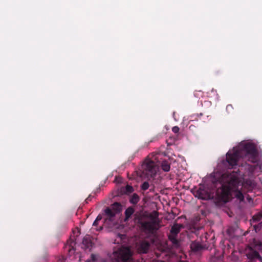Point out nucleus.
Listing matches in <instances>:
<instances>
[{
	"label": "nucleus",
	"mask_w": 262,
	"mask_h": 262,
	"mask_svg": "<svg viewBox=\"0 0 262 262\" xmlns=\"http://www.w3.org/2000/svg\"><path fill=\"white\" fill-rule=\"evenodd\" d=\"M134 191V188L132 186L127 185L125 187V192L127 193H132Z\"/></svg>",
	"instance_id": "21"
},
{
	"label": "nucleus",
	"mask_w": 262,
	"mask_h": 262,
	"mask_svg": "<svg viewBox=\"0 0 262 262\" xmlns=\"http://www.w3.org/2000/svg\"><path fill=\"white\" fill-rule=\"evenodd\" d=\"M162 170L164 171H169L170 168V164L168 161L166 160L163 161L161 165Z\"/></svg>",
	"instance_id": "16"
},
{
	"label": "nucleus",
	"mask_w": 262,
	"mask_h": 262,
	"mask_svg": "<svg viewBox=\"0 0 262 262\" xmlns=\"http://www.w3.org/2000/svg\"><path fill=\"white\" fill-rule=\"evenodd\" d=\"M114 258L117 261L122 262H134L133 252L129 247H121L113 252Z\"/></svg>",
	"instance_id": "5"
},
{
	"label": "nucleus",
	"mask_w": 262,
	"mask_h": 262,
	"mask_svg": "<svg viewBox=\"0 0 262 262\" xmlns=\"http://www.w3.org/2000/svg\"><path fill=\"white\" fill-rule=\"evenodd\" d=\"M149 183L148 182H144L141 185V188L142 190L145 191L149 188Z\"/></svg>",
	"instance_id": "20"
},
{
	"label": "nucleus",
	"mask_w": 262,
	"mask_h": 262,
	"mask_svg": "<svg viewBox=\"0 0 262 262\" xmlns=\"http://www.w3.org/2000/svg\"><path fill=\"white\" fill-rule=\"evenodd\" d=\"M238 172L239 174H244L246 176H250L258 168L260 171H262V162L255 165H252L248 164L246 162L242 163L238 166Z\"/></svg>",
	"instance_id": "7"
},
{
	"label": "nucleus",
	"mask_w": 262,
	"mask_h": 262,
	"mask_svg": "<svg viewBox=\"0 0 262 262\" xmlns=\"http://www.w3.org/2000/svg\"><path fill=\"white\" fill-rule=\"evenodd\" d=\"M105 215L107 216L110 220H111V219L115 216L116 213L110 207H107L104 210Z\"/></svg>",
	"instance_id": "13"
},
{
	"label": "nucleus",
	"mask_w": 262,
	"mask_h": 262,
	"mask_svg": "<svg viewBox=\"0 0 262 262\" xmlns=\"http://www.w3.org/2000/svg\"><path fill=\"white\" fill-rule=\"evenodd\" d=\"M180 231V226L176 224L171 227L170 233L172 236H176L179 233Z\"/></svg>",
	"instance_id": "18"
},
{
	"label": "nucleus",
	"mask_w": 262,
	"mask_h": 262,
	"mask_svg": "<svg viewBox=\"0 0 262 262\" xmlns=\"http://www.w3.org/2000/svg\"><path fill=\"white\" fill-rule=\"evenodd\" d=\"M140 200L139 196L137 193H134L129 199V202L133 204L136 205Z\"/></svg>",
	"instance_id": "17"
},
{
	"label": "nucleus",
	"mask_w": 262,
	"mask_h": 262,
	"mask_svg": "<svg viewBox=\"0 0 262 262\" xmlns=\"http://www.w3.org/2000/svg\"><path fill=\"white\" fill-rule=\"evenodd\" d=\"M98 221H96V220H95V221L94 222L93 224V227H96L95 228V229L97 230V231H100L102 229V226H99V228H97V226L98 225Z\"/></svg>",
	"instance_id": "22"
},
{
	"label": "nucleus",
	"mask_w": 262,
	"mask_h": 262,
	"mask_svg": "<svg viewBox=\"0 0 262 262\" xmlns=\"http://www.w3.org/2000/svg\"><path fill=\"white\" fill-rule=\"evenodd\" d=\"M246 255L248 259L254 260L258 259L262 262V257L258 251H262V242L255 238H253L245 249Z\"/></svg>",
	"instance_id": "4"
},
{
	"label": "nucleus",
	"mask_w": 262,
	"mask_h": 262,
	"mask_svg": "<svg viewBox=\"0 0 262 262\" xmlns=\"http://www.w3.org/2000/svg\"><path fill=\"white\" fill-rule=\"evenodd\" d=\"M135 212V209L133 207H128L125 211V221H128Z\"/></svg>",
	"instance_id": "12"
},
{
	"label": "nucleus",
	"mask_w": 262,
	"mask_h": 262,
	"mask_svg": "<svg viewBox=\"0 0 262 262\" xmlns=\"http://www.w3.org/2000/svg\"><path fill=\"white\" fill-rule=\"evenodd\" d=\"M250 188H251V189H252V188L254 187V184H251L250 185Z\"/></svg>",
	"instance_id": "29"
},
{
	"label": "nucleus",
	"mask_w": 262,
	"mask_h": 262,
	"mask_svg": "<svg viewBox=\"0 0 262 262\" xmlns=\"http://www.w3.org/2000/svg\"><path fill=\"white\" fill-rule=\"evenodd\" d=\"M102 215H101V214H99V215L97 216V217H96V221H98V222H99L100 221H101V220H102Z\"/></svg>",
	"instance_id": "27"
},
{
	"label": "nucleus",
	"mask_w": 262,
	"mask_h": 262,
	"mask_svg": "<svg viewBox=\"0 0 262 262\" xmlns=\"http://www.w3.org/2000/svg\"><path fill=\"white\" fill-rule=\"evenodd\" d=\"M154 213L155 214V215L151 213L149 214L148 217L151 219L149 221H144L142 216L138 218V223L141 229L145 232L153 234L160 227V221L158 218V213L156 211H154Z\"/></svg>",
	"instance_id": "3"
},
{
	"label": "nucleus",
	"mask_w": 262,
	"mask_h": 262,
	"mask_svg": "<svg viewBox=\"0 0 262 262\" xmlns=\"http://www.w3.org/2000/svg\"><path fill=\"white\" fill-rule=\"evenodd\" d=\"M82 244L85 249H88L92 247L93 243L91 237L89 235H86L83 237Z\"/></svg>",
	"instance_id": "11"
},
{
	"label": "nucleus",
	"mask_w": 262,
	"mask_h": 262,
	"mask_svg": "<svg viewBox=\"0 0 262 262\" xmlns=\"http://www.w3.org/2000/svg\"><path fill=\"white\" fill-rule=\"evenodd\" d=\"M95 261H96V257L94 254H92L91 255V258L87 260V262H94Z\"/></svg>",
	"instance_id": "23"
},
{
	"label": "nucleus",
	"mask_w": 262,
	"mask_h": 262,
	"mask_svg": "<svg viewBox=\"0 0 262 262\" xmlns=\"http://www.w3.org/2000/svg\"><path fill=\"white\" fill-rule=\"evenodd\" d=\"M179 130H180V128H179V127L178 126H174V127H173L172 128V131L174 133H175V134H177V133H179Z\"/></svg>",
	"instance_id": "24"
},
{
	"label": "nucleus",
	"mask_w": 262,
	"mask_h": 262,
	"mask_svg": "<svg viewBox=\"0 0 262 262\" xmlns=\"http://www.w3.org/2000/svg\"><path fill=\"white\" fill-rule=\"evenodd\" d=\"M169 238L173 244H177L178 243V240L174 237H171V236L170 235Z\"/></svg>",
	"instance_id": "25"
},
{
	"label": "nucleus",
	"mask_w": 262,
	"mask_h": 262,
	"mask_svg": "<svg viewBox=\"0 0 262 262\" xmlns=\"http://www.w3.org/2000/svg\"><path fill=\"white\" fill-rule=\"evenodd\" d=\"M262 220V213H258L253 216L252 220H250L251 225L260 222Z\"/></svg>",
	"instance_id": "14"
},
{
	"label": "nucleus",
	"mask_w": 262,
	"mask_h": 262,
	"mask_svg": "<svg viewBox=\"0 0 262 262\" xmlns=\"http://www.w3.org/2000/svg\"><path fill=\"white\" fill-rule=\"evenodd\" d=\"M190 248L192 251L195 252H199L205 249V248L200 243L193 242L190 245Z\"/></svg>",
	"instance_id": "10"
},
{
	"label": "nucleus",
	"mask_w": 262,
	"mask_h": 262,
	"mask_svg": "<svg viewBox=\"0 0 262 262\" xmlns=\"http://www.w3.org/2000/svg\"><path fill=\"white\" fill-rule=\"evenodd\" d=\"M150 243L146 240L140 241L137 245V249L140 253H147L149 249Z\"/></svg>",
	"instance_id": "9"
},
{
	"label": "nucleus",
	"mask_w": 262,
	"mask_h": 262,
	"mask_svg": "<svg viewBox=\"0 0 262 262\" xmlns=\"http://www.w3.org/2000/svg\"><path fill=\"white\" fill-rule=\"evenodd\" d=\"M194 195L199 199L208 200L214 198L213 193H211L205 188H199L195 192Z\"/></svg>",
	"instance_id": "8"
},
{
	"label": "nucleus",
	"mask_w": 262,
	"mask_h": 262,
	"mask_svg": "<svg viewBox=\"0 0 262 262\" xmlns=\"http://www.w3.org/2000/svg\"><path fill=\"white\" fill-rule=\"evenodd\" d=\"M112 209L114 212L117 214L120 212L122 210V206L121 204L119 203L115 202L114 203L110 208Z\"/></svg>",
	"instance_id": "15"
},
{
	"label": "nucleus",
	"mask_w": 262,
	"mask_h": 262,
	"mask_svg": "<svg viewBox=\"0 0 262 262\" xmlns=\"http://www.w3.org/2000/svg\"><path fill=\"white\" fill-rule=\"evenodd\" d=\"M256 232H258L262 228V221L252 225Z\"/></svg>",
	"instance_id": "19"
},
{
	"label": "nucleus",
	"mask_w": 262,
	"mask_h": 262,
	"mask_svg": "<svg viewBox=\"0 0 262 262\" xmlns=\"http://www.w3.org/2000/svg\"><path fill=\"white\" fill-rule=\"evenodd\" d=\"M244 174H239L238 170H228L221 176L219 181L221 186L216 190V196L222 201L228 202L231 197V191L235 197L240 201L244 199L242 192L238 190L239 178Z\"/></svg>",
	"instance_id": "1"
},
{
	"label": "nucleus",
	"mask_w": 262,
	"mask_h": 262,
	"mask_svg": "<svg viewBox=\"0 0 262 262\" xmlns=\"http://www.w3.org/2000/svg\"><path fill=\"white\" fill-rule=\"evenodd\" d=\"M233 109V107L231 104H228L226 106V110L228 112H230Z\"/></svg>",
	"instance_id": "26"
},
{
	"label": "nucleus",
	"mask_w": 262,
	"mask_h": 262,
	"mask_svg": "<svg viewBox=\"0 0 262 262\" xmlns=\"http://www.w3.org/2000/svg\"><path fill=\"white\" fill-rule=\"evenodd\" d=\"M251 163H256L258 159V152L255 145L251 143L241 144L234 147L226 154V161L229 169H236L240 159Z\"/></svg>",
	"instance_id": "2"
},
{
	"label": "nucleus",
	"mask_w": 262,
	"mask_h": 262,
	"mask_svg": "<svg viewBox=\"0 0 262 262\" xmlns=\"http://www.w3.org/2000/svg\"><path fill=\"white\" fill-rule=\"evenodd\" d=\"M192 126H193L191 125H190V126H189V128H191V127H192Z\"/></svg>",
	"instance_id": "30"
},
{
	"label": "nucleus",
	"mask_w": 262,
	"mask_h": 262,
	"mask_svg": "<svg viewBox=\"0 0 262 262\" xmlns=\"http://www.w3.org/2000/svg\"><path fill=\"white\" fill-rule=\"evenodd\" d=\"M143 174L147 178H154L159 170V166L153 160L146 159L142 165Z\"/></svg>",
	"instance_id": "6"
},
{
	"label": "nucleus",
	"mask_w": 262,
	"mask_h": 262,
	"mask_svg": "<svg viewBox=\"0 0 262 262\" xmlns=\"http://www.w3.org/2000/svg\"><path fill=\"white\" fill-rule=\"evenodd\" d=\"M90 201H91V196L90 195L85 199V201L86 203H88Z\"/></svg>",
	"instance_id": "28"
}]
</instances>
